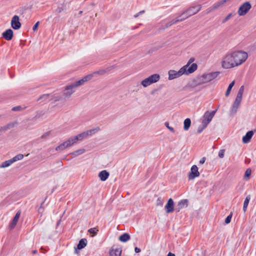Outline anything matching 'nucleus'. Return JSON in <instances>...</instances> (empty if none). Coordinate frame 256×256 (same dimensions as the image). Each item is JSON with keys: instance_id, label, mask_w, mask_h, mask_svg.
Returning a JSON list of instances; mask_svg holds the SVG:
<instances>
[{"instance_id": "nucleus-1", "label": "nucleus", "mask_w": 256, "mask_h": 256, "mask_svg": "<svg viewBox=\"0 0 256 256\" xmlns=\"http://www.w3.org/2000/svg\"><path fill=\"white\" fill-rule=\"evenodd\" d=\"M248 56L247 53L242 51L228 54L222 58V67L228 69L238 66L246 61Z\"/></svg>"}, {"instance_id": "nucleus-2", "label": "nucleus", "mask_w": 256, "mask_h": 256, "mask_svg": "<svg viewBox=\"0 0 256 256\" xmlns=\"http://www.w3.org/2000/svg\"><path fill=\"white\" fill-rule=\"evenodd\" d=\"M92 78V74H88L81 80L66 86L63 92V96L64 98L70 97L75 92L76 88L83 85L85 82L91 80Z\"/></svg>"}, {"instance_id": "nucleus-3", "label": "nucleus", "mask_w": 256, "mask_h": 256, "mask_svg": "<svg viewBox=\"0 0 256 256\" xmlns=\"http://www.w3.org/2000/svg\"><path fill=\"white\" fill-rule=\"evenodd\" d=\"M187 67L188 66H184L182 68H181L178 71H176L172 70H170L168 72V79L169 80H172L174 78H178L184 74L188 75L192 73L194 68H187Z\"/></svg>"}, {"instance_id": "nucleus-4", "label": "nucleus", "mask_w": 256, "mask_h": 256, "mask_svg": "<svg viewBox=\"0 0 256 256\" xmlns=\"http://www.w3.org/2000/svg\"><path fill=\"white\" fill-rule=\"evenodd\" d=\"M160 79V76L158 74H153L148 78L144 79L141 82V84L144 87L146 88L152 84L158 82Z\"/></svg>"}, {"instance_id": "nucleus-5", "label": "nucleus", "mask_w": 256, "mask_h": 256, "mask_svg": "<svg viewBox=\"0 0 256 256\" xmlns=\"http://www.w3.org/2000/svg\"><path fill=\"white\" fill-rule=\"evenodd\" d=\"M100 130L99 128H94L92 130H87L86 132H83L79 134H78L76 136H74L75 138L76 141L78 140H82L84 138H86L88 136H91L93 134H95L96 132H98Z\"/></svg>"}, {"instance_id": "nucleus-6", "label": "nucleus", "mask_w": 256, "mask_h": 256, "mask_svg": "<svg viewBox=\"0 0 256 256\" xmlns=\"http://www.w3.org/2000/svg\"><path fill=\"white\" fill-rule=\"evenodd\" d=\"M202 6L200 5L191 6L186 10L182 14V15H186V18H188V17L193 16L198 12L200 10Z\"/></svg>"}, {"instance_id": "nucleus-7", "label": "nucleus", "mask_w": 256, "mask_h": 256, "mask_svg": "<svg viewBox=\"0 0 256 256\" xmlns=\"http://www.w3.org/2000/svg\"><path fill=\"white\" fill-rule=\"evenodd\" d=\"M219 74V72H214L202 74L200 77V81L203 83L209 82L216 78Z\"/></svg>"}, {"instance_id": "nucleus-8", "label": "nucleus", "mask_w": 256, "mask_h": 256, "mask_svg": "<svg viewBox=\"0 0 256 256\" xmlns=\"http://www.w3.org/2000/svg\"><path fill=\"white\" fill-rule=\"evenodd\" d=\"M252 6L249 2H245L241 5L238 11L239 16H242L246 14L248 11L250 9Z\"/></svg>"}, {"instance_id": "nucleus-9", "label": "nucleus", "mask_w": 256, "mask_h": 256, "mask_svg": "<svg viewBox=\"0 0 256 256\" xmlns=\"http://www.w3.org/2000/svg\"><path fill=\"white\" fill-rule=\"evenodd\" d=\"M199 176L200 172L198 171V168L196 165L192 166L190 169V172L188 174V179L192 180Z\"/></svg>"}, {"instance_id": "nucleus-10", "label": "nucleus", "mask_w": 256, "mask_h": 256, "mask_svg": "<svg viewBox=\"0 0 256 256\" xmlns=\"http://www.w3.org/2000/svg\"><path fill=\"white\" fill-rule=\"evenodd\" d=\"M11 26L14 30H18L21 26L18 16H14L11 20Z\"/></svg>"}, {"instance_id": "nucleus-11", "label": "nucleus", "mask_w": 256, "mask_h": 256, "mask_svg": "<svg viewBox=\"0 0 256 256\" xmlns=\"http://www.w3.org/2000/svg\"><path fill=\"white\" fill-rule=\"evenodd\" d=\"M240 103H241V102L234 100V101L232 105V106L231 108V109L230 111V115H234L236 113V112L240 106Z\"/></svg>"}, {"instance_id": "nucleus-12", "label": "nucleus", "mask_w": 256, "mask_h": 256, "mask_svg": "<svg viewBox=\"0 0 256 256\" xmlns=\"http://www.w3.org/2000/svg\"><path fill=\"white\" fill-rule=\"evenodd\" d=\"M203 120L202 122V124L204 126V128H206L208 124L212 120V118L210 116L208 112H205L204 116H203Z\"/></svg>"}, {"instance_id": "nucleus-13", "label": "nucleus", "mask_w": 256, "mask_h": 256, "mask_svg": "<svg viewBox=\"0 0 256 256\" xmlns=\"http://www.w3.org/2000/svg\"><path fill=\"white\" fill-rule=\"evenodd\" d=\"M165 208L167 213H170L174 210V202L172 198H170L166 205L165 206Z\"/></svg>"}, {"instance_id": "nucleus-14", "label": "nucleus", "mask_w": 256, "mask_h": 256, "mask_svg": "<svg viewBox=\"0 0 256 256\" xmlns=\"http://www.w3.org/2000/svg\"><path fill=\"white\" fill-rule=\"evenodd\" d=\"M2 37L7 40H11L14 36L13 31L9 28L6 30L2 34Z\"/></svg>"}, {"instance_id": "nucleus-15", "label": "nucleus", "mask_w": 256, "mask_h": 256, "mask_svg": "<svg viewBox=\"0 0 256 256\" xmlns=\"http://www.w3.org/2000/svg\"><path fill=\"white\" fill-rule=\"evenodd\" d=\"M122 249L120 248H114V246L110 250V256H121Z\"/></svg>"}, {"instance_id": "nucleus-16", "label": "nucleus", "mask_w": 256, "mask_h": 256, "mask_svg": "<svg viewBox=\"0 0 256 256\" xmlns=\"http://www.w3.org/2000/svg\"><path fill=\"white\" fill-rule=\"evenodd\" d=\"M254 134V132L252 131H248L246 132V134L243 136L242 138V142L244 144L248 143L250 139L252 138V136Z\"/></svg>"}, {"instance_id": "nucleus-17", "label": "nucleus", "mask_w": 256, "mask_h": 256, "mask_svg": "<svg viewBox=\"0 0 256 256\" xmlns=\"http://www.w3.org/2000/svg\"><path fill=\"white\" fill-rule=\"evenodd\" d=\"M188 205V201L187 200H182L178 202V208H176L177 212H179L180 209L186 208Z\"/></svg>"}, {"instance_id": "nucleus-18", "label": "nucleus", "mask_w": 256, "mask_h": 256, "mask_svg": "<svg viewBox=\"0 0 256 256\" xmlns=\"http://www.w3.org/2000/svg\"><path fill=\"white\" fill-rule=\"evenodd\" d=\"M109 175V173L106 170H104L99 173L98 176L101 180L105 181L108 178Z\"/></svg>"}, {"instance_id": "nucleus-19", "label": "nucleus", "mask_w": 256, "mask_h": 256, "mask_svg": "<svg viewBox=\"0 0 256 256\" xmlns=\"http://www.w3.org/2000/svg\"><path fill=\"white\" fill-rule=\"evenodd\" d=\"M194 61V59L191 58L189 60L187 64L184 66H188L187 68H193L194 69L192 70V72H194L197 69V68H198L197 64H195V63L192 64Z\"/></svg>"}, {"instance_id": "nucleus-20", "label": "nucleus", "mask_w": 256, "mask_h": 256, "mask_svg": "<svg viewBox=\"0 0 256 256\" xmlns=\"http://www.w3.org/2000/svg\"><path fill=\"white\" fill-rule=\"evenodd\" d=\"M20 212H18L15 215L12 223L10 224V226L11 228H13L16 224L18 220L20 218Z\"/></svg>"}, {"instance_id": "nucleus-21", "label": "nucleus", "mask_w": 256, "mask_h": 256, "mask_svg": "<svg viewBox=\"0 0 256 256\" xmlns=\"http://www.w3.org/2000/svg\"><path fill=\"white\" fill-rule=\"evenodd\" d=\"M17 125L16 122H12L10 123H8L6 125L2 126L0 130L2 131H6L8 130H10V128H14Z\"/></svg>"}, {"instance_id": "nucleus-22", "label": "nucleus", "mask_w": 256, "mask_h": 256, "mask_svg": "<svg viewBox=\"0 0 256 256\" xmlns=\"http://www.w3.org/2000/svg\"><path fill=\"white\" fill-rule=\"evenodd\" d=\"M50 100V94H44L41 96L38 101H40V102H46Z\"/></svg>"}, {"instance_id": "nucleus-23", "label": "nucleus", "mask_w": 256, "mask_h": 256, "mask_svg": "<svg viewBox=\"0 0 256 256\" xmlns=\"http://www.w3.org/2000/svg\"><path fill=\"white\" fill-rule=\"evenodd\" d=\"M244 86H242L238 90V92L237 94V96H236V97L235 100H238L240 102H242V94L244 93Z\"/></svg>"}, {"instance_id": "nucleus-24", "label": "nucleus", "mask_w": 256, "mask_h": 256, "mask_svg": "<svg viewBox=\"0 0 256 256\" xmlns=\"http://www.w3.org/2000/svg\"><path fill=\"white\" fill-rule=\"evenodd\" d=\"M86 244L87 240L86 238H82L80 240L77 246V248L78 250H81L84 248L86 246Z\"/></svg>"}, {"instance_id": "nucleus-25", "label": "nucleus", "mask_w": 256, "mask_h": 256, "mask_svg": "<svg viewBox=\"0 0 256 256\" xmlns=\"http://www.w3.org/2000/svg\"><path fill=\"white\" fill-rule=\"evenodd\" d=\"M130 239V236L127 233H124L119 237V240L122 242H126Z\"/></svg>"}, {"instance_id": "nucleus-26", "label": "nucleus", "mask_w": 256, "mask_h": 256, "mask_svg": "<svg viewBox=\"0 0 256 256\" xmlns=\"http://www.w3.org/2000/svg\"><path fill=\"white\" fill-rule=\"evenodd\" d=\"M13 162L12 159L2 162L0 165V168H6L10 166Z\"/></svg>"}, {"instance_id": "nucleus-27", "label": "nucleus", "mask_w": 256, "mask_h": 256, "mask_svg": "<svg viewBox=\"0 0 256 256\" xmlns=\"http://www.w3.org/2000/svg\"><path fill=\"white\" fill-rule=\"evenodd\" d=\"M184 129L185 130H188L190 125H191V120L190 118H186L184 122Z\"/></svg>"}, {"instance_id": "nucleus-28", "label": "nucleus", "mask_w": 256, "mask_h": 256, "mask_svg": "<svg viewBox=\"0 0 256 256\" xmlns=\"http://www.w3.org/2000/svg\"><path fill=\"white\" fill-rule=\"evenodd\" d=\"M68 147L72 146L74 144H76L77 141L75 138L74 136L69 138L68 140H66Z\"/></svg>"}, {"instance_id": "nucleus-29", "label": "nucleus", "mask_w": 256, "mask_h": 256, "mask_svg": "<svg viewBox=\"0 0 256 256\" xmlns=\"http://www.w3.org/2000/svg\"><path fill=\"white\" fill-rule=\"evenodd\" d=\"M250 200V195H248L246 197V198L244 201V206H243V210H244V212H246L247 210V208H248V204Z\"/></svg>"}, {"instance_id": "nucleus-30", "label": "nucleus", "mask_w": 256, "mask_h": 256, "mask_svg": "<svg viewBox=\"0 0 256 256\" xmlns=\"http://www.w3.org/2000/svg\"><path fill=\"white\" fill-rule=\"evenodd\" d=\"M68 146L66 142H64L63 143H62V144H60L56 148V151H58V150H64V149L66 148H68Z\"/></svg>"}, {"instance_id": "nucleus-31", "label": "nucleus", "mask_w": 256, "mask_h": 256, "mask_svg": "<svg viewBox=\"0 0 256 256\" xmlns=\"http://www.w3.org/2000/svg\"><path fill=\"white\" fill-rule=\"evenodd\" d=\"M62 98V96L58 94H50V100H53L54 102L59 101Z\"/></svg>"}, {"instance_id": "nucleus-32", "label": "nucleus", "mask_w": 256, "mask_h": 256, "mask_svg": "<svg viewBox=\"0 0 256 256\" xmlns=\"http://www.w3.org/2000/svg\"><path fill=\"white\" fill-rule=\"evenodd\" d=\"M85 149L82 148L72 152V154H73L74 156H76L84 154L85 152Z\"/></svg>"}, {"instance_id": "nucleus-33", "label": "nucleus", "mask_w": 256, "mask_h": 256, "mask_svg": "<svg viewBox=\"0 0 256 256\" xmlns=\"http://www.w3.org/2000/svg\"><path fill=\"white\" fill-rule=\"evenodd\" d=\"M234 81H232L228 86V88H227V90L226 91V96H228L230 94V92L231 91V90L232 88L234 86Z\"/></svg>"}, {"instance_id": "nucleus-34", "label": "nucleus", "mask_w": 256, "mask_h": 256, "mask_svg": "<svg viewBox=\"0 0 256 256\" xmlns=\"http://www.w3.org/2000/svg\"><path fill=\"white\" fill-rule=\"evenodd\" d=\"M24 158V155L22 154H18L16 156H14L13 158H11L13 163L18 161V160H21L23 158Z\"/></svg>"}, {"instance_id": "nucleus-35", "label": "nucleus", "mask_w": 256, "mask_h": 256, "mask_svg": "<svg viewBox=\"0 0 256 256\" xmlns=\"http://www.w3.org/2000/svg\"><path fill=\"white\" fill-rule=\"evenodd\" d=\"M110 70V69L108 68H107L106 70H100L98 71H96L94 72L92 74V76H94V75L96 74H100V75H103L107 71H108Z\"/></svg>"}, {"instance_id": "nucleus-36", "label": "nucleus", "mask_w": 256, "mask_h": 256, "mask_svg": "<svg viewBox=\"0 0 256 256\" xmlns=\"http://www.w3.org/2000/svg\"><path fill=\"white\" fill-rule=\"evenodd\" d=\"M251 173H252L251 170L250 168H248L245 172V173L244 174V178L248 179L249 177L250 176L251 174Z\"/></svg>"}, {"instance_id": "nucleus-37", "label": "nucleus", "mask_w": 256, "mask_h": 256, "mask_svg": "<svg viewBox=\"0 0 256 256\" xmlns=\"http://www.w3.org/2000/svg\"><path fill=\"white\" fill-rule=\"evenodd\" d=\"M88 231L90 234H92L94 236L97 234L98 230L96 228H94L89 229Z\"/></svg>"}, {"instance_id": "nucleus-38", "label": "nucleus", "mask_w": 256, "mask_h": 256, "mask_svg": "<svg viewBox=\"0 0 256 256\" xmlns=\"http://www.w3.org/2000/svg\"><path fill=\"white\" fill-rule=\"evenodd\" d=\"M186 18H186V15H182V14L181 16L176 18V20H178V22H180L186 20Z\"/></svg>"}, {"instance_id": "nucleus-39", "label": "nucleus", "mask_w": 256, "mask_h": 256, "mask_svg": "<svg viewBox=\"0 0 256 256\" xmlns=\"http://www.w3.org/2000/svg\"><path fill=\"white\" fill-rule=\"evenodd\" d=\"M232 16V13L228 14L224 19L222 20V24L225 23L226 22H227L228 20H229L230 18Z\"/></svg>"}, {"instance_id": "nucleus-40", "label": "nucleus", "mask_w": 256, "mask_h": 256, "mask_svg": "<svg viewBox=\"0 0 256 256\" xmlns=\"http://www.w3.org/2000/svg\"><path fill=\"white\" fill-rule=\"evenodd\" d=\"M165 126H166V127L170 131L172 132H174V128L172 127V126H169V124L168 122H166L165 124H164Z\"/></svg>"}, {"instance_id": "nucleus-41", "label": "nucleus", "mask_w": 256, "mask_h": 256, "mask_svg": "<svg viewBox=\"0 0 256 256\" xmlns=\"http://www.w3.org/2000/svg\"><path fill=\"white\" fill-rule=\"evenodd\" d=\"M44 203V202H42L41 204V205H40V207L38 209V212L39 214H42L44 212V208L42 206Z\"/></svg>"}, {"instance_id": "nucleus-42", "label": "nucleus", "mask_w": 256, "mask_h": 256, "mask_svg": "<svg viewBox=\"0 0 256 256\" xmlns=\"http://www.w3.org/2000/svg\"><path fill=\"white\" fill-rule=\"evenodd\" d=\"M163 204V200L161 198H158L156 200V205L162 206Z\"/></svg>"}, {"instance_id": "nucleus-43", "label": "nucleus", "mask_w": 256, "mask_h": 256, "mask_svg": "<svg viewBox=\"0 0 256 256\" xmlns=\"http://www.w3.org/2000/svg\"><path fill=\"white\" fill-rule=\"evenodd\" d=\"M23 108L20 106H16L12 108V111H20L22 110Z\"/></svg>"}, {"instance_id": "nucleus-44", "label": "nucleus", "mask_w": 256, "mask_h": 256, "mask_svg": "<svg viewBox=\"0 0 256 256\" xmlns=\"http://www.w3.org/2000/svg\"><path fill=\"white\" fill-rule=\"evenodd\" d=\"M232 215L230 214L225 219V223L226 224H228L230 222L231 219H232Z\"/></svg>"}, {"instance_id": "nucleus-45", "label": "nucleus", "mask_w": 256, "mask_h": 256, "mask_svg": "<svg viewBox=\"0 0 256 256\" xmlns=\"http://www.w3.org/2000/svg\"><path fill=\"white\" fill-rule=\"evenodd\" d=\"M224 150H221L218 152V156L220 158H222L224 156Z\"/></svg>"}, {"instance_id": "nucleus-46", "label": "nucleus", "mask_w": 256, "mask_h": 256, "mask_svg": "<svg viewBox=\"0 0 256 256\" xmlns=\"http://www.w3.org/2000/svg\"><path fill=\"white\" fill-rule=\"evenodd\" d=\"M39 24H40V22H36L34 26L32 28V30L34 31H36L37 30V28H38V26Z\"/></svg>"}, {"instance_id": "nucleus-47", "label": "nucleus", "mask_w": 256, "mask_h": 256, "mask_svg": "<svg viewBox=\"0 0 256 256\" xmlns=\"http://www.w3.org/2000/svg\"><path fill=\"white\" fill-rule=\"evenodd\" d=\"M50 135V132H47L42 136V138H46Z\"/></svg>"}, {"instance_id": "nucleus-48", "label": "nucleus", "mask_w": 256, "mask_h": 256, "mask_svg": "<svg viewBox=\"0 0 256 256\" xmlns=\"http://www.w3.org/2000/svg\"><path fill=\"white\" fill-rule=\"evenodd\" d=\"M204 128V126L202 125V128H200V127H199V128H198V133H200V132L203 130H204V128Z\"/></svg>"}, {"instance_id": "nucleus-49", "label": "nucleus", "mask_w": 256, "mask_h": 256, "mask_svg": "<svg viewBox=\"0 0 256 256\" xmlns=\"http://www.w3.org/2000/svg\"><path fill=\"white\" fill-rule=\"evenodd\" d=\"M216 112V110H213V111H212L210 112H209V114H210V116H211L212 118H213Z\"/></svg>"}, {"instance_id": "nucleus-50", "label": "nucleus", "mask_w": 256, "mask_h": 256, "mask_svg": "<svg viewBox=\"0 0 256 256\" xmlns=\"http://www.w3.org/2000/svg\"><path fill=\"white\" fill-rule=\"evenodd\" d=\"M205 160H206V158H202L200 159V164H203L205 162Z\"/></svg>"}, {"instance_id": "nucleus-51", "label": "nucleus", "mask_w": 256, "mask_h": 256, "mask_svg": "<svg viewBox=\"0 0 256 256\" xmlns=\"http://www.w3.org/2000/svg\"><path fill=\"white\" fill-rule=\"evenodd\" d=\"M178 22V20H176V19L172 20L170 21V23H172V25L176 24Z\"/></svg>"}, {"instance_id": "nucleus-52", "label": "nucleus", "mask_w": 256, "mask_h": 256, "mask_svg": "<svg viewBox=\"0 0 256 256\" xmlns=\"http://www.w3.org/2000/svg\"><path fill=\"white\" fill-rule=\"evenodd\" d=\"M144 12V10H142V11H140V12H139L138 13L134 15V17L135 18H137L140 14H142Z\"/></svg>"}, {"instance_id": "nucleus-53", "label": "nucleus", "mask_w": 256, "mask_h": 256, "mask_svg": "<svg viewBox=\"0 0 256 256\" xmlns=\"http://www.w3.org/2000/svg\"><path fill=\"white\" fill-rule=\"evenodd\" d=\"M172 26V23H170V22H168V23L166 24V26H165V28H168V27L170 26Z\"/></svg>"}, {"instance_id": "nucleus-54", "label": "nucleus", "mask_w": 256, "mask_h": 256, "mask_svg": "<svg viewBox=\"0 0 256 256\" xmlns=\"http://www.w3.org/2000/svg\"><path fill=\"white\" fill-rule=\"evenodd\" d=\"M134 251L138 253V252H140V250L139 248L136 247L134 248Z\"/></svg>"}, {"instance_id": "nucleus-55", "label": "nucleus", "mask_w": 256, "mask_h": 256, "mask_svg": "<svg viewBox=\"0 0 256 256\" xmlns=\"http://www.w3.org/2000/svg\"><path fill=\"white\" fill-rule=\"evenodd\" d=\"M168 256H176L174 254H172L171 252H169L168 254Z\"/></svg>"}, {"instance_id": "nucleus-56", "label": "nucleus", "mask_w": 256, "mask_h": 256, "mask_svg": "<svg viewBox=\"0 0 256 256\" xmlns=\"http://www.w3.org/2000/svg\"><path fill=\"white\" fill-rule=\"evenodd\" d=\"M82 11H80L79 12V14H82Z\"/></svg>"}, {"instance_id": "nucleus-57", "label": "nucleus", "mask_w": 256, "mask_h": 256, "mask_svg": "<svg viewBox=\"0 0 256 256\" xmlns=\"http://www.w3.org/2000/svg\"><path fill=\"white\" fill-rule=\"evenodd\" d=\"M34 254L36 253V250L34 251Z\"/></svg>"}]
</instances>
